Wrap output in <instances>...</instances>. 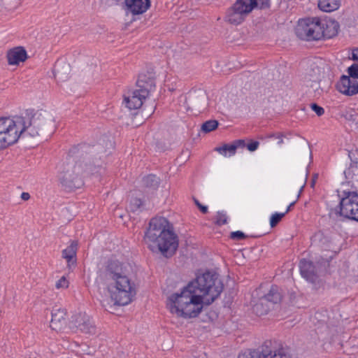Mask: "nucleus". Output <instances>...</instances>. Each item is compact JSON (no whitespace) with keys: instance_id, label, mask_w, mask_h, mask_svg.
Here are the masks:
<instances>
[{"instance_id":"1","label":"nucleus","mask_w":358,"mask_h":358,"mask_svg":"<svg viewBox=\"0 0 358 358\" xmlns=\"http://www.w3.org/2000/svg\"><path fill=\"white\" fill-rule=\"evenodd\" d=\"M55 127L53 120L45 111L26 110L14 119L0 117V150L15 143L20 138L45 136Z\"/></svg>"},{"instance_id":"56","label":"nucleus","mask_w":358,"mask_h":358,"mask_svg":"<svg viewBox=\"0 0 358 358\" xmlns=\"http://www.w3.org/2000/svg\"><path fill=\"white\" fill-rule=\"evenodd\" d=\"M310 158H312V152L311 151L310 152Z\"/></svg>"},{"instance_id":"30","label":"nucleus","mask_w":358,"mask_h":358,"mask_svg":"<svg viewBox=\"0 0 358 358\" xmlns=\"http://www.w3.org/2000/svg\"><path fill=\"white\" fill-rule=\"evenodd\" d=\"M219 126V122L216 120H210L203 122L201 125V131L208 134L212 131L215 130Z\"/></svg>"},{"instance_id":"35","label":"nucleus","mask_w":358,"mask_h":358,"mask_svg":"<svg viewBox=\"0 0 358 358\" xmlns=\"http://www.w3.org/2000/svg\"><path fill=\"white\" fill-rule=\"evenodd\" d=\"M227 223V216L223 213L218 211L216 215L215 224L218 226H222Z\"/></svg>"},{"instance_id":"14","label":"nucleus","mask_w":358,"mask_h":358,"mask_svg":"<svg viewBox=\"0 0 358 358\" xmlns=\"http://www.w3.org/2000/svg\"><path fill=\"white\" fill-rule=\"evenodd\" d=\"M71 324V329H76L82 333L94 334L96 332V326L92 319L85 313L75 315Z\"/></svg>"},{"instance_id":"52","label":"nucleus","mask_w":358,"mask_h":358,"mask_svg":"<svg viewBox=\"0 0 358 358\" xmlns=\"http://www.w3.org/2000/svg\"><path fill=\"white\" fill-rule=\"evenodd\" d=\"M315 185V181L314 180H312V182H311V186L313 187Z\"/></svg>"},{"instance_id":"45","label":"nucleus","mask_w":358,"mask_h":358,"mask_svg":"<svg viewBox=\"0 0 358 358\" xmlns=\"http://www.w3.org/2000/svg\"><path fill=\"white\" fill-rule=\"evenodd\" d=\"M351 59H352L353 61H355V62H358V48H355V49L352 50V57H351Z\"/></svg>"},{"instance_id":"17","label":"nucleus","mask_w":358,"mask_h":358,"mask_svg":"<svg viewBox=\"0 0 358 358\" xmlns=\"http://www.w3.org/2000/svg\"><path fill=\"white\" fill-rule=\"evenodd\" d=\"M67 312L65 308L53 307L51 311L50 327L57 331L63 329L67 324Z\"/></svg>"},{"instance_id":"16","label":"nucleus","mask_w":358,"mask_h":358,"mask_svg":"<svg viewBox=\"0 0 358 358\" xmlns=\"http://www.w3.org/2000/svg\"><path fill=\"white\" fill-rule=\"evenodd\" d=\"M311 244L322 250L331 251L336 253V248L334 241L329 234L318 231L312 236Z\"/></svg>"},{"instance_id":"46","label":"nucleus","mask_w":358,"mask_h":358,"mask_svg":"<svg viewBox=\"0 0 358 358\" xmlns=\"http://www.w3.org/2000/svg\"><path fill=\"white\" fill-rule=\"evenodd\" d=\"M116 4H120L122 6V7L124 8V10H126V8H127V2H126V0H113Z\"/></svg>"},{"instance_id":"4","label":"nucleus","mask_w":358,"mask_h":358,"mask_svg":"<svg viewBox=\"0 0 358 358\" xmlns=\"http://www.w3.org/2000/svg\"><path fill=\"white\" fill-rule=\"evenodd\" d=\"M138 89L132 92L131 96H124V101L129 110L140 108L143 101L148 96L150 92L155 87V76L152 71L140 73L136 81Z\"/></svg>"},{"instance_id":"27","label":"nucleus","mask_w":358,"mask_h":358,"mask_svg":"<svg viewBox=\"0 0 358 358\" xmlns=\"http://www.w3.org/2000/svg\"><path fill=\"white\" fill-rule=\"evenodd\" d=\"M160 184V179L154 174H149L143 178L142 186L145 188L155 190Z\"/></svg>"},{"instance_id":"22","label":"nucleus","mask_w":358,"mask_h":358,"mask_svg":"<svg viewBox=\"0 0 358 358\" xmlns=\"http://www.w3.org/2000/svg\"><path fill=\"white\" fill-rule=\"evenodd\" d=\"M126 11L132 13L134 15L145 13L151 5L150 0H126Z\"/></svg>"},{"instance_id":"43","label":"nucleus","mask_w":358,"mask_h":358,"mask_svg":"<svg viewBox=\"0 0 358 358\" xmlns=\"http://www.w3.org/2000/svg\"><path fill=\"white\" fill-rule=\"evenodd\" d=\"M284 135L282 133H273L268 136L269 138H275V139H278V144H282L283 143L282 137Z\"/></svg>"},{"instance_id":"31","label":"nucleus","mask_w":358,"mask_h":358,"mask_svg":"<svg viewBox=\"0 0 358 358\" xmlns=\"http://www.w3.org/2000/svg\"><path fill=\"white\" fill-rule=\"evenodd\" d=\"M69 69L70 66L69 64H65L63 66L56 65L54 68L55 77H58L61 80H64L67 78V76H64L63 71L68 72L69 71Z\"/></svg>"},{"instance_id":"38","label":"nucleus","mask_w":358,"mask_h":358,"mask_svg":"<svg viewBox=\"0 0 358 358\" xmlns=\"http://www.w3.org/2000/svg\"><path fill=\"white\" fill-rule=\"evenodd\" d=\"M230 238L235 241H241L248 237L243 231H232L229 236Z\"/></svg>"},{"instance_id":"19","label":"nucleus","mask_w":358,"mask_h":358,"mask_svg":"<svg viewBox=\"0 0 358 358\" xmlns=\"http://www.w3.org/2000/svg\"><path fill=\"white\" fill-rule=\"evenodd\" d=\"M352 152H349L348 156L350 158L351 163L350 166L344 171L345 179L347 180L345 183H343L342 186H350V189H352L353 187H358V162L357 159H353Z\"/></svg>"},{"instance_id":"8","label":"nucleus","mask_w":358,"mask_h":358,"mask_svg":"<svg viewBox=\"0 0 358 358\" xmlns=\"http://www.w3.org/2000/svg\"><path fill=\"white\" fill-rule=\"evenodd\" d=\"M114 289L110 290L115 305L126 306L131 303L136 294L134 284L129 278H122L115 283Z\"/></svg>"},{"instance_id":"24","label":"nucleus","mask_w":358,"mask_h":358,"mask_svg":"<svg viewBox=\"0 0 358 358\" xmlns=\"http://www.w3.org/2000/svg\"><path fill=\"white\" fill-rule=\"evenodd\" d=\"M281 289L275 285H271L268 292L262 296L263 302L266 301L273 308L275 304L279 303L282 298Z\"/></svg>"},{"instance_id":"53","label":"nucleus","mask_w":358,"mask_h":358,"mask_svg":"<svg viewBox=\"0 0 358 358\" xmlns=\"http://www.w3.org/2000/svg\"><path fill=\"white\" fill-rule=\"evenodd\" d=\"M159 150H163L164 149V147H159Z\"/></svg>"},{"instance_id":"47","label":"nucleus","mask_w":358,"mask_h":358,"mask_svg":"<svg viewBox=\"0 0 358 358\" xmlns=\"http://www.w3.org/2000/svg\"><path fill=\"white\" fill-rule=\"evenodd\" d=\"M21 199L24 201H27L30 199V195L28 192H22L21 194Z\"/></svg>"},{"instance_id":"44","label":"nucleus","mask_w":358,"mask_h":358,"mask_svg":"<svg viewBox=\"0 0 358 358\" xmlns=\"http://www.w3.org/2000/svg\"><path fill=\"white\" fill-rule=\"evenodd\" d=\"M234 145L236 146V150L238 148H245L246 146L245 142L243 139H238L233 141Z\"/></svg>"},{"instance_id":"6","label":"nucleus","mask_w":358,"mask_h":358,"mask_svg":"<svg viewBox=\"0 0 358 358\" xmlns=\"http://www.w3.org/2000/svg\"><path fill=\"white\" fill-rule=\"evenodd\" d=\"M156 240L146 241L148 248L153 252H160L163 257L169 259L176 252L178 248V237L173 228L165 230L157 235Z\"/></svg>"},{"instance_id":"42","label":"nucleus","mask_w":358,"mask_h":358,"mask_svg":"<svg viewBox=\"0 0 358 358\" xmlns=\"http://www.w3.org/2000/svg\"><path fill=\"white\" fill-rule=\"evenodd\" d=\"M259 143L257 141H251L246 145L248 150L250 152L255 151L259 147Z\"/></svg>"},{"instance_id":"13","label":"nucleus","mask_w":358,"mask_h":358,"mask_svg":"<svg viewBox=\"0 0 358 358\" xmlns=\"http://www.w3.org/2000/svg\"><path fill=\"white\" fill-rule=\"evenodd\" d=\"M173 228V225L170 224L169 220L164 217H152L146 229L144 235V241H153L156 240L157 235L162 234L165 230Z\"/></svg>"},{"instance_id":"9","label":"nucleus","mask_w":358,"mask_h":358,"mask_svg":"<svg viewBox=\"0 0 358 358\" xmlns=\"http://www.w3.org/2000/svg\"><path fill=\"white\" fill-rule=\"evenodd\" d=\"M320 18H306L299 20L295 29L296 36L305 41H318L322 38V33L320 32Z\"/></svg>"},{"instance_id":"21","label":"nucleus","mask_w":358,"mask_h":358,"mask_svg":"<svg viewBox=\"0 0 358 358\" xmlns=\"http://www.w3.org/2000/svg\"><path fill=\"white\" fill-rule=\"evenodd\" d=\"M6 58L9 65L17 66L20 62H25L27 58V52L22 46H17L9 49L6 52Z\"/></svg>"},{"instance_id":"54","label":"nucleus","mask_w":358,"mask_h":358,"mask_svg":"<svg viewBox=\"0 0 358 358\" xmlns=\"http://www.w3.org/2000/svg\"><path fill=\"white\" fill-rule=\"evenodd\" d=\"M329 260H328V259L325 260V263H329Z\"/></svg>"},{"instance_id":"48","label":"nucleus","mask_w":358,"mask_h":358,"mask_svg":"<svg viewBox=\"0 0 358 358\" xmlns=\"http://www.w3.org/2000/svg\"><path fill=\"white\" fill-rule=\"evenodd\" d=\"M296 201H297V199H296V201H294L292 202V203L288 206V207H287V210H285V213H286V214H287V213H289V212L291 210L292 208L295 205V203H296Z\"/></svg>"},{"instance_id":"20","label":"nucleus","mask_w":358,"mask_h":358,"mask_svg":"<svg viewBox=\"0 0 358 358\" xmlns=\"http://www.w3.org/2000/svg\"><path fill=\"white\" fill-rule=\"evenodd\" d=\"M300 273L303 278L311 283H315L318 278L315 266L311 261L302 259L299 262Z\"/></svg>"},{"instance_id":"50","label":"nucleus","mask_w":358,"mask_h":358,"mask_svg":"<svg viewBox=\"0 0 358 358\" xmlns=\"http://www.w3.org/2000/svg\"><path fill=\"white\" fill-rule=\"evenodd\" d=\"M313 71L314 72H315V73H317L318 75H320V70L318 66H316L315 69H313Z\"/></svg>"},{"instance_id":"34","label":"nucleus","mask_w":358,"mask_h":358,"mask_svg":"<svg viewBox=\"0 0 358 358\" xmlns=\"http://www.w3.org/2000/svg\"><path fill=\"white\" fill-rule=\"evenodd\" d=\"M143 201L137 197L132 198L130 201V208L133 212L137 211L143 206Z\"/></svg>"},{"instance_id":"36","label":"nucleus","mask_w":358,"mask_h":358,"mask_svg":"<svg viewBox=\"0 0 358 358\" xmlns=\"http://www.w3.org/2000/svg\"><path fill=\"white\" fill-rule=\"evenodd\" d=\"M348 76L353 79L358 78V63H354L347 69Z\"/></svg>"},{"instance_id":"37","label":"nucleus","mask_w":358,"mask_h":358,"mask_svg":"<svg viewBox=\"0 0 358 358\" xmlns=\"http://www.w3.org/2000/svg\"><path fill=\"white\" fill-rule=\"evenodd\" d=\"M255 9L265 10L268 9L271 7V0H255Z\"/></svg>"},{"instance_id":"12","label":"nucleus","mask_w":358,"mask_h":358,"mask_svg":"<svg viewBox=\"0 0 358 358\" xmlns=\"http://www.w3.org/2000/svg\"><path fill=\"white\" fill-rule=\"evenodd\" d=\"M206 305V299L201 295L194 296L189 299V303L182 308L176 309V314L185 319L194 318L203 310Z\"/></svg>"},{"instance_id":"29","label":"nucleus","mask_w":358,"mask_h":358,"mask_svg":"<svg viewBox=\"0 0 358 358\" xmlns=\"http://www.w3.org/2000/svg\"><path fill=\"white\" fill-rule=\"evenodd\" d=\"M215 150L224 156H227V152H229V156L234 155L236 151V146L234 145L233 143L231 144L225 143L222 146L216 147Z\"/></svg>"},{"instance_id":"49","label":"nucleus","mask_w":358,"mask_h":358,"mask_svg":"<svg viewBox=\"0 0 358 358\" xmlns=\"http://www.w3.org/2000/svg\"><path fill=\"white\" fill-rule=\"evenodd\" d=\"M305 185H306V182H304V184L301 187L300 189H299V194H298V196H297V200L299 199V198L301 196V194L302 193L303 190V188L305 187Z\"/></svg>"},{"instance_id":"3","label":"nucleus","mask_w":358,"mask_h":358,"mask_svg":"<svg viewBox=\"0 0 358 358\" xmlns=\"http://www.w3.org/2000/svg\"><path fill=\"white\" fill-rule=\"evenodd\" d=\"M198 295L206 299V305L212 304L221 294L224 284L215 271L206 270L196 275L194 280L189 282Z\"/></svg>"},{"instance_id":"11","label":"nucleus","mask_w":358,"mask_h":358,"mask_svg":"<svg viewBox=\"0 0 358 358\" xmlns=\"http://www.w3.org/2000/svg\"><path fill=\"white\" fill-rule=\"evenodd\" d=\"M196 296H198V294L195 292V289L188 283L180 293H173L169 296L167 306L172 313L176 314V308L179 310L182 308L189 303V299H192Z\"/></svg>"},{"instance_id":"23","label":"nucleus","mask_w":358,"mask_h":358,"mask_svg":"<svg viewBox=\"0 0 358 358\" xmlns=\"http://www.w3.org/2000/svg\"><path fill=\"white\" fill-rule=\"evenodd\" d=\"M320 31L322 33V38H331L336 36L338 33L339 24L334 20L322 21L320 19Z\"/></svg>"},{"instance_id":"41","label":"nucleus","mask_w":358,"mask_h":358,"mask_svg":"<svg viewBox=\"0 0 358 358\" xmlns=\"http://www.w3.org/2000/svg\"><path fill=\"white\" fill-rule=\"evenodd\" d=\"M193 199L195 205L203 214H206L208 212V206L202 205L196 198H193Z\"/></svg>"},{"instance_id":"28","label":"nucleus","mask_w":358,"mask_h":358,"mask_svg":"<svg viewBox=\"0 0 358 358\" xmlns=\"http://www.w3.org/2000/svg\"><path fill=\"white\" fill-rule=\"evenodd\" d=\"M272 309V307L266 303L263 302V298L261 297L258 303L253 306V311L259 316L266 315Z\"/></svg>"},{"instance_id":"39","label":"nucleus","mask_w":358,"mask_h":358,"mask_svg":"<svg viewBox=\"0 0 358 358\" xmlns=\"http://www.w3.org/2000/svg\"><path fill=\"white\" fill-rule=\"evenodd\" d=\"M310 108L317 114L318 116H322L324 113V109L317 104L316 103H312L310 105Z\"/></svg>"},{"instance_id":"15","label":"nucleus","mask_w":358,"mask_h":358,"mask_svg":"<svg viewBox=\"0 0 358 358\" xmlns=\"http://www.w3.org/2000/svg\"><path fill=\"white\" fill-rule=\"evenodd\" d=\"M105 275L108 279L114 281V283L120 281L122 278H129L127 271L125 268V274L123 271L122 264L118 260L109 259L105 267Z\"/></svg>"},{"instance_id":"33","label":"nucleus","mask_w":358,"mask_h":358,"mask_svg":"<svg viewBox=\"0 0 358 358\" xmlns=\"http://www.w3.org/2000/svg\"><path fill=\"white\" fill-rule=\"evenodd\" d=\"M341 117H343L347 121L354 122L358 120V113L355 110L350 109L343 112Z\"/></svg>"},{"instance_id":"32","label":"nucleus","mask_w":358,"mask_h":358,"mask_svg":"<svg viewBox=\"0 0 358 358\" xmlns=\"http://www.w3.org/2000/svg\"><path fill=\"white\" fill-rule=\"evenodd\" d=\"M286 213H275L270 217V226L271 228L276 227L282 219L285 217Z\"/></svg>"},{"instance_id":"57","label":"nucleus","mask_w":358,"mask_h":358,"mask_svg":"<svg viewBox=\"0 0 358 358\" xmlns=\"http://www.w3.org/2000/svg\"><path fill=\"white\" fill-rule=\"evenodd\" d=\"M251 237L257 238V236H251Z\"/></svg>"},{"instance_id":"18","label":"nucleus","mask_w":358,"mask_h":358,"mask_svg":"<svg viewBox=\"0 0 358 358\" xmlns=\"http://www.w3.org/2000/svg\"><path fill=\"white\" fill-rule=\"evenodd\" d=\"M336 89L345 95L352 96L358 93V83L351 80L350 76L343 75L336 84Z\"/></svg>"},{"instance_id":"40","label":"nucleus","mask_w":358,"mask_h":358,"mask_svg":"<svg viewBox=\"0 0 358 358\" xmlns=\"http://www.w3.org/2000/svg\"><path fill=\"white\" fill-rule=\"evenodd\" d=\"M55 287L57 289L67 288L69 287V281L63 276L56 282Z\"/></svg>"},{"instance_id":"51","label":"nucleus","mask_w":358,"mask_h":358,"mask_svg":"<svg viewBox=\"0 0 358 358\" xmlns=\"http://www.w3.org/2000/svg\"><path fill=\"white\" fill-rule=\"evenodd\" d=\"M353 123H355V127H357L358 125V119H357V121H355Z\"/></svg>"},{"instance_id":"25","label":"nucleus","mask_w":358,"mask_h":358,"mask_svg":"<svg viewBox=\"0 0 358 358\" xmlns=\"http://www.w3.org/2000/svg\"><path fill=\"white\" fill-rule=\"evenodd\" d=\"M78 250V242L73 241L70 245L62 250V257L67 261L68 267L76 265V252Z\"/></svg>"},{"instance_id":"26","label":"nucleus","mask_w":358,"mask_h":358,"mask_svg":"<svg viewBox=\"0 0 358 358\" xmlns=\"http://www.w3.org/2000/svg\"><path fill=\"white\" fill-rule=\"evenodd\" d=\"M341 6V0H319V8L327 13L337 10Z\"/></svg>"},{"instance_id":"55","label":"nucleus","mask_w":358,"mask_h":358,"mask_svg":"<svg viewBox=\"0 0 358 358\" xmlns=\"http://www.w3.org/2000/svg\"><path fill=\"white\" fill-rule=\"evenodd\" d=\"M317 80H319V78H317L316 80H314V82H316Z\"/></svg>"},{"instance_id":"10","label":"nucleus","mask_w":358,"mask_h":358,"mask_svg":"<svg viewBox=\"0 0 358 358\" xmlns=\"http://www.w3.org/2000/svg\"><path fill=\"white\" fill-rule=\"evenodd\" d=\"M255 0H236L227 12V20L233 24L242 23L246 16L255 9Z\"/></svg>"},{"instance_id":"7","label":"nucleus","mask_w":358,"mask_h":358,"mask_svg":"<svg viewBox=\"0 0 358 358\" xmlns=\"http://www.w3.org/2000/svg\"><path fill=\"white\" fill-rule=\"evenodd\" d=\"M238 358H292L289 347L282 343L266 342L261 350H254L248 355H239Z\"/></svg>"},{"instance_id":"5","label":"nucleus","mask_w":358,"mask_h":358,"mask_svg":"<svg viewBox=\"0 0 358 358\" xmlns=\"http://www.w3.org/2000/svg\"><path fill=\"white\" fill-rule=\"evenodd\" d=\"M340 198L334 212L337 216L358 222V187L338 190Z\"/></svg>"},{"instance_id":"58","label":"nucleus","mask_w":358,"mask_h":358,"mask_svg":"<svg viewBox=\"0 0 358 358\" xmlns=\"http://www.w3.org/2000/svg\"><path fill=\"white\" fill-rule=\"evenodd\" d=\"M355 129L358 130V125L355 127Z\"/></svg>"},{"instance_id":"2","label":"nucleus","mask_w":358,"mask_h":358,"mask_svg":"<svg viewBox=\"0 0 358 358\" xmlns=\"http://www.w3.org/2000/svg\"><path fill=\"white\" fill-rule=\"evenodd\" d=\"M100 150L102 148L99 145L90 146L86 144L75 145L69 150L70 158L62 164L58 176L60 183L66 190L73 191L84 185L82 173L93 175L99 172L101 156L97 159L96 155Z\"/></svg>"}]
</instances>
